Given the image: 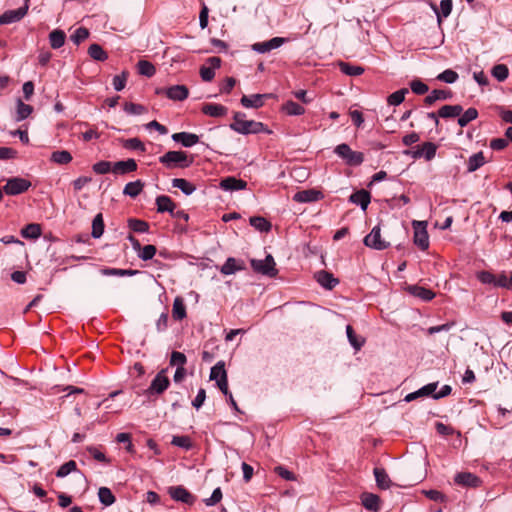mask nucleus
Wrapping results in <instances>:
<instances>
[{"label": "nucleus", "mask_w": 512, "mask_h": 512, "mask_svg": "<svg viewBox=\"0 0 512 512\" xmlns=\"http://www.w3.org/2000/svg\"><path fill=\"white\" fill-rule=\"evenodd\" d=\"M168 169L187 168L193 163V157H189L184 151H168L159 158Z\"/></svg>", "instance_id": "1"}, {"label": "nucleus", "mask_w": 512, "mask_h": 512, "mask_svg": "<svg viewBox=\"0 0 512 512\" xmlns=\"http://www.w3.org/2000/svg\"><path fill=\"white\" fill-rule=\"evenodd\" d=\"M243 117V113L236 112L234 122L230 125V128L240 134L259 133L263 131L264 125L261 122L244 120Z\"/></svg>", "instance_id": "2"}, {"label": "nucleus", "mask_w": 512, "mask_h": 512, "mask_svg": "<svg viewBox=\"0 0 512 512\" xmlns=\"http://www.w3.org/2000/svg\"><path fill=\"white\" fill-rule=\"evenodd\" d=\"M334 152L349 166H359L364 161V154L353 151L349 145L342 143L335 147Z\"/></svg>", "instance_id": "3"}, {"label": "nucleus", "mask_w": 512, "mask_h": 512, "mask_svg": "<svg viewBox=\"0 0 512 512\" xmlns=\"http://www.w3.org/2000/svg\"><path fill=\"white\" fill-rule=\"evenodd\" d=\"M166 369H162L152 380L150 386L144 391L148 398L161 395L170 385V380L166 376Z\"/></svg>", "instance_id": "4"}, {"label": "nucleus", "mask_w": 512, "mask_h": 512, "mask_svg": "<svg viewBox=\"0 0 512 512\" xmlns=\"http://www.w3.org/2000/svg\"><path fill=\"white\" fill-rule=\"evenodd\" d=\"M251 266L255 272L268 277H275L278 272L274 258L270 254L264 260L252 259Z\"/></svg>", "instance_id": "5"}, {"label": "nucleus", "mask_w": 512, "mask_h": 512, "mask_svg": "<svg viewBox=\"0 0 512 512\" xmlns=\"http://www.w3.org/2000/svg\"><path fill=\"white\" fill-rule=\"evenodd\" d=\"M412 227L414 229L415 245H417L421 250L428 249L429 236H428V232H427V222L414 220L412 222Z\"/></svg>", "instance_id": "6"}, {"label": "nucleus", "mask_w": 512, "mask_h": 512, "mask_svg": "<svg viewBox=\"0 0 512 512\" xmlns=\"http://www.w3.org/2000/svg\"><path fill=\"white\" fill-rule=\"evenodd\" d=\"M30 186L31 182L29 180L21 177H12L7 180L6 185L3 187V191L7 195H19L27 191Z\"/></svg>", "instance_id": "7"}, {"label": "nucleus", "mask_w": 512, "mask_h": 512, "mask_svg": "<svg viewBox=\"0 0 512 512\" xmlns=\"http://www.w3.org/2000/svg\"><path fill=\"white\" fill-rule=\"evenodd\" d=\"M364 244L376 250H384L389 246V243L382 239L381 230L378 225L373 227L371 232L365 236Z\"/></svg>", "instance_id": "8"}, {"label": "nucleus", "mask_w": 512, "mask_h": 512, "mask_svg": "<svg viewBox=\"0 0 512 512\" xmlns=\"http://www.w3.org/2000/svg\"><path fill=\"white\" fill-rule=\"evenodd\" d=\"M287 42L286 38L274 37L268 41L257 42L252 45V49L260 54L270 52L271 50L277 49Z\"/></svg>", "instance_id": "9"}, {"label": "nucleus", "mask_w": 512, "mask_h": 512, "mask_svg": "<svg viewBox=\"0 0 512 512\" xmlns=\"http://www.w3.org/2000/svg\"><path fill=\"white\" fill-rule=\"evenodd\" d=\"M28 8L29 2L25 1L24 6L16 10L6 11L0 16V24H11L21 20L27 14Z\"/></svg>", "instance_id": "10"}, {"label": "nucleus", "mask_w": 512, "mask_h": 512, "mask_svg": "<svg viewBox=\"0 0 512 512\" xmlns=\"http://www.w3.org/2000/svg\"><path fill=\"white\" fill-rule=\"evenodd\" d=\"M209 66H202L200 68V76L203 81L210 82L215 77V69L221 66V59L213 56L207 59Z\"/></svg>", "instance_id": "11"}, {"label": "nucleus", "mask_w": 512, "mask_h": 512, "mask_svg": "<svg viewBox=\"0 0 512 512\" xmlns=\"http://www.w3.org/2000/svg\"><path fill=\"white\" fill-rule=\"evenodd\" d=\"M169 495L173 500L185 504H192L195 500L194 496L183 486L170 487Z\"/></svg>", "instance_id": "12"}, {"label": "nucleus", "mask_w": 512, "mask_h": 512, "mask_svg": "<svg viewBox=\"0 0 512 512\" xmlns=\"http://www.w3.org/2000/svg\"><path fill=\"white\" fill-rule=\"evenodd\" d=\"M454 482L463 487H478L481 481L473 473L460 472L455 475Z\"/></svg>", "instance_id": "13"}, {"label": "nucleus", "mask_w": 512, "mask_h": 512, "mask_svg": "<svg viewBox=\"0 0 512 512\" xmlns=\"http://www.w3.org/2000/svg\"><path fill=\"white\" fill-rule=\"evenodd\" d=\"M323 197L322 193L315 189L298 191L294 194L293 200L299 203H310L318 201Z\"/></svg>", "instance_id": "14"}, {"label": "nucleus", "mask_w": 512, "mask_h": 512, "mask_svg": "<svg viewBox=\"0 0 512 512\" xmlns=\"http://www.w3.org/2000/svg\"><path fill=\"white\" fill-rule=\"evenodd\" d=\"M219 187L225 191H238L245 189L247 187V182L242 179L229 176L220 181Z\"/></svg>", "instance_id": "15"}, {"label": "nucleus", "mask_w": 512, "mask_h": 512, "mask_svg": "<svg viewBox=\"0 0 512 512\" xmlns=\"http://www.w3.org/2000/svg\"><path fill=\"white\" fill-rule=\"evenodd\" d=\"M137 170V163L134 159L118 161L113 164L112 172L118 175H125Z\"/></svg>", "instance_id": "16"}, {"label": "nucleus", "mask_w": 512, "mask_h": 512, "mask_svg": "<svg viewBox=\"0 0 512 512\" xmlns=\"http://www.w3.org/2000/svg\"><path fill=\"white\" fill-rule=\"evenodd\" d=\"M245 269V263L242 260L229 257L222 265L220 271L224 275H231Z\"/></svg>", "instance_id": "17"}, {"label": "nucleus", "mask_w": 512, "mask_h": 512, "mask_svg": "<svg viewBox=\"0 0 512 512\" xmlns=\"http://www.w3.org/2000/svg\"><path fill=\"white\" fill-rule=\"evenodd\" d=\"M189 95V90L185 85H174L166 90V96L174 101H183Z\"/></svg>", "instance_id": "18"}, {"label": "nucleus", "mask_w": 512, "mask_h": 512, "mask_svg": "<svg viewBox=\"0 0 512 512\" xmlns=\"http://www.w3.org/2000/svg\"><path fill=\"white\" fill-rule=\"evenodd\" d=\"M172 139L184 147H192L199 142V137L196 134L188 132L174 133Z\"/></svg>", "instance_id": "19"}, {"label": "nucleus", "mask_w": 512, "mask_h": 512, "mask_svg": "<svg viewBox=\"0 0 512 512\" xmlns=\"http://www.w3.org/2000/svg\"><path fill=\"white\" fill-rule=\"evenodd\" d=\"M349 200L352 203L359 205L363 211H366V209L370 203L371 197H370V193L368 191L361 189V190L353 193L350 196Z\"/></svg>", "instance_id": "20"}, {"label": "nucleus", "mask_w": 512, "mask_h": 512, "mask_svg": "<svg viewBox=\"0 0 512 512\" xmlns=\"http://www.w3.org/2000/svg\"><path fill=\"white\" fill-rule=\"evenodd\" d=\"M201 111L210 117H223L227 114L228 109L221 104L207 103L202 106Z\"/></svg>", "instance_id": "21"}, {"label": "nucleus", "mask_w": 512, "mask_h": 512, "mask_svg": "<svg viewBox=\"0 0 512 512\" xmlns=\"http://www.w3.org/2000/svg\"><path fill=\"white\" fill-rule=\"evenodd\" d=\"M156 206L157 212L159 213L168 212L170 214H173V211L176 208V205L172 201V199L166 195H160L156 198Z\"/></svg>", "instance_id": "22"}, {"label": "nucleus", "mask_w": 512, "mask_h": 512, "mask_svg": "<svg viewBox=\"0 0 512 512\" xmlns=\"http://www.w3.org/2000/svg\"><path fill=\"white\" fill-rule=\"evenodd\" d=\"M265 97H267L266 94L244 95L240 102L245 108H259L263 106V99Z\"/></svg>", "instance_id": "23"}, {"label": "nucleus", "mask_w": 512, "mask_h": 512, "mask_svg": "<svg viewBox=\"0 0 512 512\" xmlns=\"http://www.w3.org/2000/svg\"><path fill=\"white\" fill-rule=\"evenodd\" d=\"M361 501L367 510L377 512L380 509V498L376 494L365 492L361 495Z\"/></svg>", "instance_id": "24"}, {"label": "nucleus", "mask_w": 512, "mask_h": 512, "mask_svg": "<svg viewBox=\"0 0 512 512\" xmlns=\"http://www.w3.org/2000/svg\"><path fill=\"white\" fill-rule=\"evenodd\" d=\"M373 473L375 476L377 486L380 489L385 490V489H389L391 487L392 482L390 480L389 475L385 471V469L377 467L374 469Z\"/></svg>", "instance_id": "25"}, {"label": "nucleus", "mask_w": 512, "mask_h": 512, "mask_svg": "<svg viewBox=\"0 0 512 512\" xmlns=\"http://www.w3.org/2000/svg\"><path fill=\"white\" fill-rule=\"evenodd\" d=\"M317 282L326 289H332L338 284V280L333 277L331 273L327 271H320L316 274Z\"/></svg>", "instance_id": "26"}, {"label": "nucleus", "mask_w": 512, "mask_h": 512, "mask_svg": "<svg viewBox=\"0 0 512 512\" xmlns=\"http://www.w3.org/2000/svg\"><path fill=\"white\" fill-rule=\"evenodd\" d=\"M408 291L411 295L424 301H430L435 297V293L433 291L417 285L409 286Z\"/></svg>", "instance_id": "27"}, {"label": "nucleus", "mask_w": 512, "mask_h": 512, "mask_svg": "<svg viewBox=\"0 0 512 512\" xmlns=\"http://www.w3.org/2000/svg\"><path fill=\"white\" fill-rule=\"evenodd\" d=\"M462 112L463 108L461 105H444L439 109L438 115L442 118H453L459 117Z\"/></svg>", "instance_id": "28"}, {"label": "nucleus", "mask_w": 512, "mask_h": 512, "mask_svg": "<svg viewBox=\"0 0 512 512\" xmlns=\"http://www.w3.org/2000/svg\"><path fill=\"white\" fill-rule=\"evenodd\" d=\"M66 40V34L63 30L55 29L49 34V43L53 49L61 48Z\"/></svg>", "instance_id": "29"}, {"label": "nucleus", "mask_w": 512, "mask_h": 512, "mask_svg": "<svg viewBox=\"0 0 512 512\" xmlns=\"http://www.w3.org/2000/svg\"><path fill=\"white\" fill-rule=\"evenodd\" d=\"M143 188L144 183L141 180L129 182L125 185L123 194L130 196L131 198H136L142 192Z\"/></svg>", "instance_id": "30"}, {"label": "nucleus", "mask_w": 512, "mask_h": 512, "mask_svg": "<svg viewBox=\"0 0 512 512\" xmlns=\"http://www.w3.org/2000/svg\"><path fill=\"white\" fill-rule=\"evenodd\" d=\"M432 9L436 13L438 22H441L442 18H446L451 14L452 11V0H441L440 9L432 5Z\"/></svg>", "instance_id": "31"}, {"label": "nucleus", "mask_w": 512, "mask_h": 512, "mask_svg": "<svg viewBox=\"0 0 512 512\" xmlns=\"http://www.w3.org/2000/svg\"><path fill=\"white\" fill-rule=\"evenodd\" d=\"M483 152H478L469 157L467 162V171L474 172L485 164Z\"/></svg>", "instance_id": "32"}, {"label": "nucleus", "mask_w": 512, "mask_h": 512, "mask_svg": "<svg viewBox=\"0 0 512 512\" xmlns=\"http://www.w3.org/2000/svg\"><path fill=\"white\" fill-rule=\"evenodd\" d=\"M172 316L175 320H182L186 317V307L181 297H176L173 302Z\"/></svg>", "instance_id": "33"}, {"label": "nucleus", "mask_w": 512, "mask_h": 512, "mask_svg": "<svg viewBox=\"0 0 512 512\" xmlns=\"http://www.w3.org/2000/svg\"><path fill=\"white\" fill-rule=\"evenodd\" d=\"M172 186L180 189L185 195H191L196 190L195 185L183 178H174Z\"/></svg>", "instance_id": "34"}, {"label": "nucleus", "mask_w": 512, "mask_h": 512, "mask_svg": "<svg viewBox=\"0 0 512 512\" xmlns=\"http://www.w3.org/2000/svg\"><path fill=\"white\" fill-rule=\"evenodd\" d=\"M51 161L56 164L65 165L72 161V155L67 150L54 151L51 154Z\"/></svg>", "instance_id": "35"}, {"label": "nucleus", "mask_w": 512, "mask_h": 512, "mask_svg": "<svg viewBox=\"0 0 512 512\" xmlns=\"http://www.w3.org/2000/svg\"><path fill=\"white\" fill-rule=\"evenodd\" d=\"M224 378H227L225 364L223 361H219L211 368L210 379L218 382L219 380Z\"/></svg>", "instance_id": "36"}, {"label": "nucleus", "mask_w": 512, "mask_h": 512, "mask_svg": "<svg viewBox=\"0 0 512 512\" xmlns=\"http://www.w3.org/2000/svg\"><path fill=\"white\" fill-rule=\"evenodd\" d=\"M451 92L446 90H433L428 96L425 98V103L428 105L433 104L437 100H446L451 97Z\"/></svg>", "instance_id": "37"}, {"label": "nucleus", "mask_w": 512, "mask_h": 512, "mask_svg": "<svg viewBox=\"0 0 512 512\" xmlns=\"http://www.w3.org/2000/svg\"><path fill=\"white\" fill-rule=\"evenodd\" d=\"M478 117V111L475 108H468L464 113L462 112L458 118V124L460 127L467 126L471 121Z\"/></svg>", "instance_id": "38"}, {"label": "nucleus", "mask_w": 512, "mask_h": 512, "mask_svg": "<svg viewBox=\"0 0 512 512\" xmlns=\"http://www.w3.org/2000/svg\"><path fill=\"white\" fill-rule=\"evenodd\" d=\"M250 225L260 232H268L271 229V224L265 218L254 216L250 218Z\"/></svg>", "instance_id": "39"}, {"label": "nucleus", "mask_w": 512, "mask_h": 512, "mask_svg": "<svg viewBox=\"0 0 512 512\" xmlns=\"http://www.w3.org/2000/svg\"><path fill=\"white\" fill-rule=\"evenodd\" d=\"M33 111V107L31 105L25 104L22 100H17V111H16V120L22 121L30 116Z\"/></svg>", "instance_id": "40"}, {"label": "nucleus", "mask_w": 512, "mask_h": 512, "mask_svg": "<svg viewBox=\"0 0 512 512\" xmlns=\"http://www.w3.org/2000/svg\"><path fill=\"white\" fill-rule=\"evenodd\" d=\"M104 232V221L101 213L97 214L92 222V232L91 235L93 238H100Z\"/></svg>", "instance_id": "41"}, {"label": "nucleus", "mask_w": 512, "mask_h": 512, "mask_svg": "<svg viewBox=\"0 0 512 512\" xmlns=\"http://www.w3.org/2000/svg\"><path fill=\"white\" fill-rule=\"evenodd\" d=\"M99 501L105 505L110 506L115 502V496L112 491L107 487H100L98 490Z\"/></svg>", "instance_id": "42"}, {"label": "nucleus", "mask_w": 512, "mask_h": 512, "mask_svg": "<svg viewBox=\"0 0 512 512\" xmlns=\"http://www.w3.org/2000/svg\"><path fill=\"white\" fill-rule=\"evenodd\" d=\"M21 234L24 238L36 239L41 235V227L35 223L28 224L22 229Z\"/></svg>", "instance_id": "43"}, {"label": "nucleus", "mask_w": 512, "mask_h": 512, "mask_svg": "<svg viewBox=\"0 0 512 512\" xmlns=\"http://www.w3.org/2000/svg\"><path fill=\"white\" fill-rule=\"evenodd\" d=\"M128 227L138 233H146L149 231V224L146 221L135 218L128 219Z\"/></svg>", "instance_id": "44"}, {"label": "nucleus", "mask_w": 512, "mask_h": 512, "mask_svg": "<svg viewBox=\"0 0 512 512\" xmlns=\"http://www.w3.org/2000/svg\"><path fill=\"white\" fill-rule=\"evenodd\" d=\"M88 54L91 58L97 61H104L108 58L107 53L99 44H92L88 49Z\"/></svg>", "instance_id": "45"}, {"label": "nucleus", "mask_w": 512, "mask_h": 512, "mask_svg": "<svg viewBox=\"0 0 512 512\" xmlns=\"http://www.w3.org/2000/svg\"><path fill=\"white\" fill-rule=\"evenodd\" d=\"M283 110L291 116H299L302 115L305 112V109L303 106L299 105L296 102L293 101H287L283 105Z\"/></svg>", "instance_id": "46"}, {"label": "nucleus", "mask_w": 512, "mask_h": 512, "mask_svg": "<svg viewBox=\"0 0 512 512\" xmlns=\"http://www.w3.org/2000/svg\"><path fill=\"white\" fill-rule=\"evenodd\" d=\"M407 93H408L407 88H402L398 91L393 92L387 98L388 104L392 105V106H397V105L401 104L404 101L405 95Z\"/></svg>", "instance_id": "47"}, {"label": "nucleus", "mask_w": 512, "mask_h": 512, "mask_svg": "<svg viewBox=\"0 0 512 512\" xmlns=\"http://www.w3.org/2000/svg\"><path fill=\"white\" fill-rule=\"evenodd\" d=\"M77 464L74 460H69L62 464L56 472L58 478H63L69 475L71 472L76 471Z\"/></svg>", "instance_id": "48"}, {"label": "nucleus", "mask_w": 512, "mask_h": 512, "mask_svg": "<svg viewBox=\"0 0 512 512\" xmlns=\"http://www.w3.org/2000/svg\"><path fill=\"white\" fill-rule=\"evenodd\" d=\"M137 66L139 73L146 77H152L156 72L154 65L146 60H140Z\"/></svg>", "instance_id": "49"}, {"label": "nucleus", "mask_w": 512, "mask_h": 512, "mask_svg": "<svg viewBox=\"0 0 512 512\" xmlns=\"http://www.w3.org/2000/svg\"><path fill=\"white\" fill-rule=\"evenodd\" d=\"M346 333H347V337H348V340L350 342V344L356 349V350H359L363 344H364V339H359L352 326L348 325L346 327Z\"/></svg>", "instance_id": "50"}, {"label": "nucleus", "mask_w": 512, "mask_h": 512, "mask_svg": "<svg viewBox=\"0 0 512 512\" xmlns=\"http://www.w3.org/2000/svg\"><path fill=\"white\" fill-rule=\"evenodd\" d=\"M509 74V70L506 65L504 64H497L492 68V75L498 80V81H504L507 79Z\"/></svg>", "instance_id": "51"}, {"label": "nucleus", "mask_w": 512, "mask_h": 512, "mask_svg": "<svg viewBox=\"0 0 512 512\" xmlns=\"http://www.w3.org/2000/svg\"><path fill=\"white\" fill-rule=\"evenodd\" d=\"M341 71L349 76H358L364 72V69L361 66H354L348 63H340Z\"/></svg>", "instance_id": "52"}, {"label": "nucleus", "mask_w": 512, "mask_h": 512, "mask_svg": "<svg viewBox=\"0 0 512 512\" xmlns=\"http://www.w3.org/2000/svg\"><path fill=\"white\" fill-rule=\"evenodd\" d=\"M171 444L185 450L192 448V442L189 436H173Z\"/></svg>", "instance_id": "53"}, {"label": "nucleus", "mask_w": 512, "mask_h": 512, "mask_svg": "<svg viewBox=\"0 0 512 512\" xmlns=\"http://www.w3.org/2000/svg\"><path fill=\"white\" fill-rule=\"evenodd\" d=\"M423 157L430 161L432 160L436 155L437 146L432 142H425L421 145Z\"/></svg>", "instance_id": "54"}, {"label": "nucleus", "mask_w": 512, "mask_h": 512, "mask_svg": "<svg viewBox=\"0 0 512 512\" xmlns=\"http://www.w3.org/2000/svg\"><path fill=\"white\" fill-rule=\"evenodd\" d=\"M138 271L130 270V269H117V268H107L102 271L104 275L107 276H131L136 274Z\"/></svg>", "instance_id": "55"}, {"label": "nucleus", "mask_w": 512, "mask_h": 512, "mask_svg": "<svg viewBox=\"0 0 512 512\" xmlns=\"http://www.w3.org/2000/svg\"><path fill=\"white\" fill-rule=\"evenodd\" d=\"M93 171L96 174H106L112 172L113 165L109 161H99L92 166Z\"/></svg>", "instance_id": "56"}, {"label": "nucleus", "mask_w": 512, "mask_h": 512, "mask_svg": "<svg viewBox=\"0 0 512 512\" xmlns=\"http://www.w3.org/2000/svg\"><path fill=\"white\" fill-rule=\"evenodd\" d=\"M156 254V247L154 245H145L144 247H141L140 251L138 252V257L141 258L144 261L152 259Z\"/></svg>", "instance_id": "57"}, {"label": "nucleus", "mask_w": 512, "mask_h": 512, "mask_svg": "<svg viewBox=\"0 0 512 512\" xmlns=\"http://www.w3.org/2000/svg\"><path fill=\"white\" fill-rule=\"evenodd\" d=\"M187 362V358L184 353L173 351L170 357V365L177 367H184Z\"/></svg>", "instance_id": "58"}, {"label": "nucleus", "mask_w": 512, "mask_h": 512, "mask_svg": "<svg viewBox=\"0 0 512 512\" xmlns=\"http://www.w3.org/2000/svg\"><path fill=\"white\" fill-rule=\"evenodd\" d=\"M437 79L442 82L452 84L458 79V74L451 69H446L437 76Z\"/></svg>", "instance_id": "59"}, {"label": "nucleus", "mask_w": 512, "mask_h": 512, "mask_svg": "<svg viewBox=\"0 0 512 512\" xmlns=\"http://www.w3.org/2000/svg\"><path fill=\"white\" fill-rule=\"evenodd\" d=\"M89 36V31L85 27H79L75 30V32L71 35V40L75 44H80L82 41L87 39Z\"/></svg>", "instance_id": "60"}, {"label": "nucleus", "mask_w": 512, "mask_h": 512, "mask_svg": "<svg viewBox=\"0 0 512 512\" xmlns=\"http://www.w3.org/2000/svg\"><path fill=\"white\" fill-rule=\"evenodd\" d=\"M123 147L126 149L145 151L144 144L138 138H130L123 141Z\"/></svg>", "instance_id": "61"}, {"label": "nucleus", "mask_w": 512, "mask_h": 512, "mask_svg": "<svg viewBox=\"0 0 512 512\" xmlns=\"http://www.w3.org/2000/svg\"><path fill=\"white\" fill-rule=\"evenodd\" d=\"M124 111L131 115H140L146 111V108L143 105L135 104V103H125Z\"/></svg>", "instance_id": "62"}, {"label": "nucleus", "mask_w": 512, "mask_h": 512, "mask_svg": "<svg viewBox=\"0 0 512 512\" xmlns=\"http://www.w3.org/2000/svg\"><path fill=\"white\" fill-rule=\"evenodd\" d=\"M494 287L510 290L509 277L504 272L495 275Z\"/></svg>", "instance_id": "63"}, {"label": "nucleus", "mask_w": 512, "mask_h": 512, "mask_svg": "<svg viewBox=\"0 0 512 512\" xmlns=\"http://www.w3.org/2000/svg\"><path fill=\"white\" fill-rule=\"evenodd\" d=\"M410 87L411 90L417 95H423L429 90L428 86L420 80H413L410 83Z\"/></svg>", "instance_id": "64"}]
</instances>
